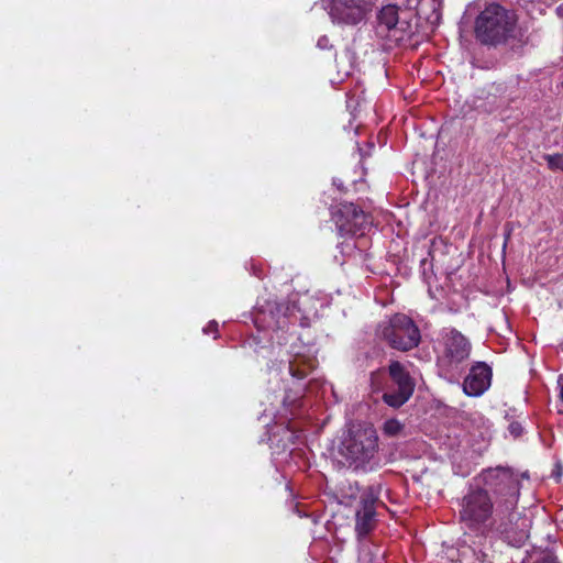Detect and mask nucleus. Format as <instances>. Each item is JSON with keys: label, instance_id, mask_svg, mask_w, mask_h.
Returning a JSON list of instances; mask_svg holds the SVG:
<instances>
[{"label": "nucleus", "instance_id": "nucleus-8", "mask_svg": "<svg viewBox=\"0 0 563 563\" xmlns=\"http://www.w3.org/2000/svg\"><path fill=\"white\" fill-rule=\"evenodd\" d=\"M341 492L342 498L347 499L346 505L358 499L360 508L355 514V532L360 538L367 536L376 526L377 493L372 487L360 488L356 484L351 483L343 486Z\"/></svg>", "mask_w": 563, "mask_h": 563}, {"label": "nucleus", "instance_id": "nucleus-4", "mask_svg": "<svg viewBox=\"0 0 563 563\" xmlns=\"http://www.w3.org/2000/svg\"><path fill=\"white\" fill-rule=\"evenodd\" d=\"M378 434L369 424L352 426L344 433L339 453L355 468L371 463L378 453Z\"/></svg>", "mask_w": 563, "mask_h": 563}, {"label": "nucleus", "instance_id": "nucleus-19", "mask_svg": "<svg viewBox=\"0 0 563 563\" xmlns=\"http://www.w3.org/2000/svg\"><path fill=\"white\" fill-rule=\"evenodd\" d=\"M534 563H558L556 558L550 553H543Z\"/></svg>", "mask_w": 563, "mask_h": 563}, {"label": "nucleus", "instance_id": "nucleus-18", "mask_svg": "<svg viewBox=\"0 0 563 563\" xmlns=\"http://www.w3.org/2000/svg\"><path fill=\"white\" fill-rule=\"evenodd\" d=\"M288 372L292 377H296L298 379H301L306 376V371L300 368H295L291 362H289L288 365Z\"/></svg>", "mask_w": 563, "mask_h": 563}, {"label": "nucleus", "instance_id": "nucleus-20", "mask_svg": "<svg viewBox=\"0 0 563 563\" xmlns=\"http://www.w3.org/2000/svg\"><path fill=\"white\" fill-rule=\"evenodd\" d=\"M218 331V322L217 321H210L206 328H203V332L205 333H210V332H217Z\"/></svg>", "mask_w": 563, "mask_h": 563}, {"label": "nucleus", "instance_id": "nucleus-23", "mask_svg": "<svg viewBox=\"0 0 563 563\" xmlns=\"http://www.w3.org/2000/svg\"><path fill=\"white\" fill-rule=\"evenodd\" d=\"M510 431L511 433H514L515 435H519L520 432H521V428L519 424H510Z\"/></svg>", "mask_w": 563, "mask_h": 563}, {"label": "nucleus", "instance_id": "nucleus-16", "mask_svg": "<svg viewBox=\"0 0 563 563\" xmlns=\"http://www.w3.org/2000/svg\"><path fill=\"white\" fill-rule=\"evenodd\" d=\"M404 426L397 419H388L383 424V433L388 437H397L402 432Z\"/></svg>", "mask_w": 563, "mask_h": 563}, {"label": "nucleus", "instance_id": "nucleus-11", "mask_svg": "<svg viewBox=\"0 0 563 563\" xmlns=\"http://www.w3.org/2000/svg\"><path fill=\"white\" fill-rule=\"evenodd\" d=\"M333 219L339 231L344 233L357 234L364 231L369 223L365 212L352 202H343L333 213Z\"/></svg>", "mask_w": 563, "mask_h": 563}, {"label": "nucleus", "instance_id": "nucleus-15", "mask_svg": "<svg viewBox=\"0 0 563 563\" xmlns=\"http://www.w3.org/2000/svg\"><path fill=\"white\" fill-rule=\"evenodd\" d=\"M521 526L522 527H521L520 531L514 537L510 534V532H507V538H508L509 542L515 547H521L526 542V540L529 538V531H528L529 520L523 519Z\"/></svg>", "mask_w": 563, "mask_h": 563}, {"label": "nucleus", "instance_id": "nucleus-9", "mask_svg": "<svg viewBox=\"0 0 563 563\" xmlns=\"http://www.w3.org/2000/svg\"><path fill=\"white\" fill-rule=\"evenodd\" d=\"M333 23L356 25L365 20L375 0H320Z\"/></svg>", "mask_w": 563, "mask_h": 563}, {"label": "nucleus", "instance_id": "nucleus-5", "mask_svg": "<svg viewBox=\"0 0 563 563\" xmlns=\"http://www.w3.org/2000/svg\"><path fill=\"white\" fill-rule=\"evenodd\" d=\"M472 344L470 340L455 329L442 331V351L438 365L449 379H456L462 373V364L470 357Z\"/></svg>", "mask_w": 563, "mask_h": 563}, {"label": "nucleus", "instance_id": "nucleus-3", "mask_svg": "<svg viewBox=\"0 0 563 563\" xmlns=\"http://www.w3.org/2000/svg\"><path fill=\"white\" fill-rule=\"evenodd\" d=\"M516 14L498 3L488 4L476 18L475 35L483 44L498 45L514 36Z\"/></svg>", "mask_w": 563, "mask_h": 563}, {"label": "nucleus", "instance_id": "nucleus-26", "mask_svg": "<svg viewBox=\"0 0 563 563\" xmlns=\"http://www.w3.org/2000/svg\"><path fill=\"white\" fill-rule=\"evenodd\" d=\"M333 185H336L338 187H340V181H333Z\"/></svg>", "mask_w": 563, "mask_h": 563}, {"label": "nucleus", "instance_id": "nucleus-10", "mask_svg": "<svg viewBox=\"0 0 563 563\" xmlns=\"http://www.w3.org/2000/svg\"><path fill=\"white\" fill-rule=\"evenodd\" d=\"M388 369L394 388L384 393L383 399L388 406L399 408L411 397L415 382L398 361H393Z\"/></svg>", "mask_w": 563, "mask_h": 563}, {"label": "nucleus", "instance_id": "nucleus-24", "mask_svg": "<svg viewBox=\"0 0 563 563\" xmlns=\"http://www.w3.org/2000/svg\"><path fill=\"white\" fill-rule=\"evenodd\" d=\"M556 10H558V14L563 18V4L560 5Z\"/></svg>", "mask_w": 563, "mask_h": 563}, {"label": "nucleus", "instance_id": "nucleus-13", "mask_svg": "<svg viewBox=\"0 0 563 563\" xmlns=\"http://www.w3.org/2000/svg\"><path fill=\"white\" fill-rule=\"evenodd\" d=\"M286 312L283 305L268 301L261 307L254 317V322L260 329H283L286 325Z\"/></svg>", "mask_w": 563, "mask_h": 563}, {"label": "nucleus", "instance_id": "nucleus-17", "mask_svg": "<svg viewBox=\"0 0 563 563\" xmlns=\"http://www.w3.org/2000/svg\"><path fill=\"white\" fill-rule=\"evenodd\" d=\"M544 159L550 169L563 172V154H547Z\"/></svg>", "mask_w": 563, "mask_h": 563}, {"label": "nucleus", "instance_id": "nucleus-2", "mask_svg": "<svg viewBox=\"0 0 563 563\" xmlns=\"http://www.w3.org/2000/svg\"><path fill=\"white\" fill-rule=\"evenodd\" d=\"M507 515L497 511L490 494L477 484H471L459 503L460 521L472 530L487 528L496 518L501 519Z\"/></svg>", "mask_w": 563, "mask_h": 563}, {"label": "nucleus", "instance_id": "nucleus-14", "mask_svg": "<svg viewBox=\"0 0 563 563\" xmlns=\"http://www.w3.org/2000/svg\"><path fill=\"white\" fill-rule=\"evenodd\" d=\"M401 3L407 9H416L417 14L432 25L441 20L442 0H405Z\"/></svg>", "mask_w": 563, "mask_h": 563}, {"label": "nucleus", "instance_id": "nucleus-1", "mask_svg": "<svg viewBox=\"0 0 563 563\" xmlns=\"http://www.w3.org/2000/svg\"><path fill=\"white\" fill-rule=\"evenodd\" d=\"M477 485L485 488L497 505V511L512 514L520 497V475L510 467L496 466L483 470L475 478Z\"/></svg>", "mask_w": 563, "mask_h": 563}, {"label": "nucleus", "instance_id": "nucleus-22", "mask_svg": "<svg viewBox=\"0 0 563 563\" xmlns=\"http://www.w3.org/2000/svg\"><path fill=\"white\" fill-rule=\"evenodd\" d=\"M558 387H559V390H560V399L563 401V375H560L558 377Z\"/></svg>", "mask_w": 563, "mask_h": 563}, {"label": "nucleus", "instance_id": "nucleus-25", "mask_svg": "<svg viewBox=\"0 0 563 563\" xmlns=\"http://www.w3.org/2000/svg\"><path fill=\"white\" fill-rule=\"evenodd\" d=\"M333 185H336L338 187H340V181H333Z\"/></svg>", "mask_w": 563, "mask_h": 563}, {"label": "nucleus", "instance_id": "nucleus-7", "mask_svg": "<svg viewBox=\"0 0 563 563\" xmlns=\"http://www.w3.org/2000/svg\"><path fill=\"white\" fill-rule=\"evenodd\" d=\"M405 0H397L395 4H387L377 13L374 25L375 34L394 43L402 42L412 34L411 24L408 22L410 13L401 10Z\"/></svg>", "mask_w": 563, "mask_h": 563}, {"label": "nucleus", "instance_id": "nucleus-6", "mask_svg": "<svg viewBox=\"0 0 563 563\" xmlns=\"http://www.w3.org/2000/svg\"><path fill=\"white\" fill-rule=\"evenodd\" d=\"M377 335L385 340L390 347L399 351H410L420 343V330L411 318L396 313L379 323Z\"/></svg>", "mask_w": 563, "mask_h": 563}, {"label": "nucleus", "instance_id": "nucleus-12", "mask_svg": "<svg viewBox=\"0 0 563 563\" xmlns=\"http://www.w3.org/2000/svg\"><path fill=\"white\" fill-rule=\"evenodd\" d=\"M492 382V368L484 362L474 364L463 382V390L467 396L483 395Z\"/></svg>", "mask_w": 563, "mask_h": 563}, {"label": "nucleus", "instance_id": "nucleus-21", "mask_svg": "<svg viewBox=\"0 0 563 563\" xmlns=\"http://www.w3.org/2000/svg\"><path fill=\"white\" fill-rule=\"evenodd\" d=\"M317 46H318L319 48H321V49L329 48V47H330L329 38H328L327 36H321V37L318 40Z\"/></svg>", "mask_w": 563, "mask_h": 563}]
</instances>
